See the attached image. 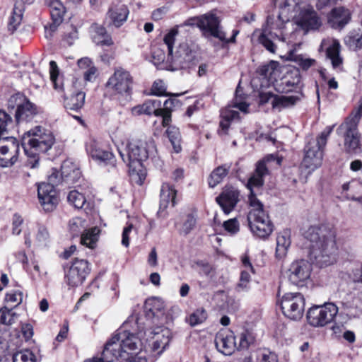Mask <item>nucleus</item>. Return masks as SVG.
Wrapping results in <instances>:
<instances>
[{"label": "nucleus", "instance_id": "nucleus-1", "mask_svg": "<svg viewBox=\"0 0 362 362\" xmlns=\"http://www.w3.org/2000/svg\"><path fill=\"white\" fill-rule=\"evenodd\" d=\"M275 160L274 155H268L256 164V168L247 182L249 189L248 203L251 208L247 214V221L252 233L260 238H266L273 231V224L267 213L264 210V205L257 199L255 189H260L264 183V177L268 175L269 170L266 163Z\"/></svg>", "mask_w": 362, "mask_h": 362}, {"label": "nucleus", "instance_id": "nucleus-2", "mask_svg": "<svg viewBox=\"0 0 362 362\" xmlns=\"http://www.w3.org/2000/svg\"><path fill=\"white\" fill-rule=\"evenodd\" d=\"M335 236V230L328 224L311 226L304 232L305 238L310 242L308 257L312 264L323 267L334 262Z\"/></svg>", "mask_w": 362, "mask_h": 362}, {"label": "nucleus", "instance_id": "nucleus-3", "mask_svg": "<svg viewBox=\"0 0 362 362\" xmlns=\"http://www.w3.org/2000/svg\"><path fill=\"white\" fill-rule=\"evenodd\" d=\"M81 171L73 163L64 161L61 172L53 170L48 177V182H42L38 185L37 196L40 203L45 212L52 211L59 203V197L55 186L62 182L67 184L75 183L81 177Z\"/></svg>", "mask_w": 362, "mask_h": 362}, {"label": "nucleus", "instance_id": "nucleus-4", "mask_svg": "<svg viewBox=\"0 0 362 362\" xmlns=\"http://www.w3.org/2000/svg\"><path fill=\"white\" fill-rule=\"evenodd\" d=\"M125 151L126 153L119 151V155L132 172V176H138L136 182L141 185L146 175L143 162L156 153L155 141L151 138L133 140L127 144Z\"/></svg>", "mask_w": 362, "mask_h": 362}, {"label": "nucleus", "instance_id": "nucleus-5", "mask_svg": "<svg viewBox=\"0 0 362 362\" xmlns=\"http://www.w3.org/2000/svg\"><path fill=\"white\" fill-rule=\"evenodd\" d=\"M177 30L173 29L164 37L168 49L167 61L170 63L173 70L189 69L199 62L195 46L187 42H182L173 52V45Z\"/></svg>", "mask_w": 362, "mask_h": 362}, {"label": "nucleus", "instance_id": "nucleus-6", "mask_svg": "<svg viewBox=\"0 0 362 362\" xmlns=\"http://www.w3.org/2000/svg\"><path fill=\"white\" fill-rule=\"evenodd\" d=\"M54 137L49 131L42 129L37 126L34 129L26 132L22 138V146L25 153L30 157L27 161V165L30 168H36L39 166L37 152H47L53 145Z\"/></svg>", "mask_w": 362, "mask_h": 362}, {"label": "nucleus", "instance_id": "nucleus-7", "mask_svg": "<svg viewBox=\"0 0 362 362\" xmlns=\"http://www.w3.org/2000/svg\"><path fill=\"white\" fill-rule=\"evenodd\" d=\"M301 86V77L299 71L295 70L288 73L279 82L276 83L275 89L281 93L295 92L296 94L274 98L272 101V107L281 109L294 105L303 96Z\"/></svg>", "mask_w": 362, "mask_h": 362}, {"label": "nucleus", "instance_id": "nucleus-8", "mask_svg": "<svg viewBox=\"0 0 362 362\" xmlns=\"http://www.w3.org/2000/svg\"><path fill=\"white\" fill-rule=\"evenodd\" d=\"M333 126H327L316 139H310L304 148V157L300 163V169L310 174L321 166L323 158V148L332 133Z\"/></svg>", "mask_w": 362, "mask_h": 362}, {"label": "nucleus", "instance_id": "nucleus-9", "mask_svg": "<svg viewBox=\"0 0 362 362\" xmlns=\"http://www.w3.org/2000/svg\"><path fill=\"white\" fill-rule=\"evenodd\" d=\"M362 117V97L358 106L353 110L349 116L338 128L339 134L343 133L344 150L347 153H357L361 151L362 140L358 130V123Z\"/></svg>", "mask_w": 362, "mask_h": 362}, {"label": "nucleus", "instance_id": "nucleus-10", "mask_svg": "<svg viewBox=\"0 0 362 362\" xmlns=\"http://www.w3.org/2000/svg\"><path fill=\"white\" fill-rule=\"evenodd\" d=\"M111 344L113 350L110 351L111 354L115 359H125L126 356H131L129 351H134L139 349L141 345L139 339L134 334L127 331H122L115 334L106 344Z\"/></svg>", "mask_w": 362, "mask_h": 362}, {"label": "nucleus", "instance_id": "nucleus-11", "mask_svg": "<svg viewBox=\"0 0 362 362\" xmlns=\"http://www.w3.org/2000/svg\"><path fill=\"white\" fill-rule=\"evenodd\" d=\"M279 302L283 314L287 318L298 321L303 317L305 300L300 293H286Z\"/></svg>", "mask_w": 362, "mask_h": 362}, {"label": "nucleus", "instance_id": "nucleus-12", "mask_svg": "<svg viewBox=\"0 0 362 362\" xmlns=\"http://www.w3.org/2000/svg\"><path fill=\"white\" fill-rule=\"evenodd\" d=\"M338 313V307L333 303L315 305L308 309L306 317L310 325L322 327L330 323Z\"/></svg>", "mask_w": 362, "mask_h": 362}, {"label": "nucleus", "instance_id": "nucleus-13", "mask_svg": "<svg viewBox=\"0 0 362 362\" xmlns=\"http://www.w3.org/2000/svg\"><path fill=\"white\" fill-rule=\"evenodd\" d=\"M57 90L63 93L64 107L68 112H78L84 105L86 94L76 89L74 81L62 82Z\"/></svg>", "mask_w": 362, "mask_h": 362}, {"label": "nucleus", "instance_id": "nucleus-14", "mask_svg": "<svg viewBox=\"0 0 362 362\" xmlns=\"http://www.w3.org/2000/svg\"><path fill=\"white\" fill-rule=\"evenodd\" d=\"M195 21L197 27L206 38L213 37L221 41L226 40V33L221 26V21L214 12L197 16Z\"/></svg>", "mask_w": 362, "mask_h": 362}, {"label": "nucleus", "instance_id": "nucleus-15", "mask_svg": "<svg viewBox=\"0 0 362 362\" xmlns=\"http://www.w3.org/2000/svg\"><path fill=\"white\" fill-rule=\"evenodd\" d=\"M134 80L130 73L123 68H117L114 74L109 78L106 87L112 92L129 95L132 92Z\"/></svg>", "mask_w": 362, "mask_h": 362}, {"label": "nucleus", "instance_id": "nucleus-16", "mask_svg": "<svg viewBox=\"0 0 362 362\" xmlns=\"http://www.w3.org/2000/svg\"><path fill=\"white\" fill-rule=\"evenodd\" d=\"M19 144L13 136L3 137L0 141V166L11 167L18 159Z\"/></svg>", "mask_w": 362, "mask_h": 362}, {"label": "nucleus", "instance_id": "nucleus-17", "mask_svg": "<svg viewBox=\"0 0 362 362\" xmlns=\"http://www.w3.org/2000/svg\"><path fill=\"white\" fill-rule=\"evenodd\" d=\"M88 262L82 259L76 258L66 274V281L71 287L82 284L90 273Z\"/></svg>", "mask_w": 362, "mask_h": 362}, {"label": "nucleus", "instance_id": "nucleus-18", "mask_svg": "<svg viewBox=\"0 0 362 362\" xmlns=\"http://www.w3.org/2000/svg\"><path fill=\"white\" fill-rule=\"evenodd\" d=\"M310 264L306 260L300 259L291 264L288 270V277L291 283L299 286L310 277Z\"/></svg>", "mask_w": 362, "mask_h": 362}, {"label": "nucleus", "instance_id": "nucleus-19", "mask_svg": "<svg viewBox=\"0 0 362 362\" xmlns=\"http://www.w3.org/2000/svg\"><path fill=\"white\" fill-rule=\"evenodd\" d=\"M87 153L100 164L115 166V159L113 153L101 148L100 144L95 139H90L86 144Z\"/></svg>", "mask_w": 362, "mask_h": 362}, {"label": "nucleus", "instance_id": "nucleus-20", "mask_svg": "<svg viewBox=\"0 0 362 362\" xmlns=\"http://www.w3.org/2000/svg\"><path fill=\"white\" fill-rule=\"evenodd\" d=\"M297 24L308 32L311 30H317L321 26L322 21L314 8L307 6L301 9Z\"/></svg>", "mask_w": 362, "mask_h": 362}, {"label": "nucleus", "instance_id": "nucleus-21", "mask_svg": "<svg viewBox=\"0 0 362 362\" xmlns=\"http://www.w3.org/2000/svg\"><path fill=\"white\" fill-rule=\"evenodd\" d=\"M239 191L233 187L226 188L216 198L218 204L226 214H230L239 202Z\"/></svg>", "mask_w": 362, "mask_h": 362}, {"label": "nucleus", "instance_id": "nucleus-22", "mask_svg": "<svg viewBox=\"0 0 362 362\" xmlns=\"http://www.w3.org/2000/svg\"><path fill=\"white\" fill-rule=\"evenodd\" d=\"M215 344L218 351L226 356H230L237 349L236 337L232 332L226 335L218 334L216 337Z\"/></svg>", "mask_w": 362, "mask_h": 362}, {"label": "nucleus", "instance_id": "nucleus-23", "mask_svg": "<svg viewBox=\"0 0 362 362\" xmlns=\"http://www.w3.org/2000/svg\"><path fill=\"white\" fill-rule=\"evenodd\" d=\"M350 19V11L344 7L334 8L328 15V23L335 29L343 28Z\"/></svg>", "mask_w": 362, "mask_h": 362}, {"label": "nucleus", "instance_id": "nucleus-24", "mask_svg": "<svg viewBox=\"0 0 362 362\" xmlns=\"http://www.w3.org/2000/svg\"><path fill=\"white\" fill-rule=\"evenodd\" d=\"M38 113L37 106L29 100L24 98L23 103L18 105L16 112L17 123L31 121Z\"/></svg>", "mask_w": 362, "mask_h": 362}, {"label": "nucleus", "instance_id": "nucleus-25", "mask_svg": "<svg viewBox=\"0 0 362 362\" xmlns=\"http://www.w3.org/2000/svg\"><path fill=\"white\" fill-rule=\"evenodd\" d=\"M285 42V37L281 33H272L269 29H262L258 37V42L268 52L275 54L277 49L276 41Z\"/></svg>", "mask_w": 362, "mask_h": 362}, {"label": "nucleus", "instance_id": "nucleus-26", "mask_svg": "<svg viewBox=\"0 0 362 362\" xmlns=\"http://www.w3.org/2000/svg\"><path fill=\"white\" fill-rule=\"evenodd\" d=\"M145 309L148 317L157 318L161 323L167 321V317L164 315V303L160 298L153 297L148 299Z\"/></svg>", "mask_w": 362, "mask_h": 362}, {"label": "nucleus", "instance_id": "nucleus-27", "mask_svg": "<svg viewBox=\"0 0 362 362\" xmlns=\"http://www.w3.org/2000/svg\"><path fill=\"white\" fill-rule=\"evenodd\" d=\"M50 8V15L52 23L49 25V29L54 32L63 21L65 13V8L62 3L59 0H52L49 2Z\"/></svg>", "mask_w": 362, "mask_h": 362}, {"label": "nucleus", "instance_id": "nucleus-28", "mask_svg": "<svg viewBox=\"0 0 362 362\" xmlns=\"http://www.w3.org/2000/svg\"><path fill=\"white\" fill-rule=\"evenodd\" d=\"M129 13L127 6L120 4L110 8L107 16L111 20V23L119 28L127 21Z\"/></svg>", "mask_w": 362, "mask_h": 362}, {"label": "nucleus", "instance_id": "nucleus-29", "mask_svg": "<svg viewBox=\"0 0 362 362\" xmlns=\"http://www.w3.org/2000/svg\"><path fill=\"white\" fill-rule=\"evenodd\" d=\"M177 191L169 183H163L160 189V211L165 209L169 204L172 206L176 204Z\"/></svg>", "mask_w": 362, "mask_h": 362}, {"label": "nucleus", "instance_id": "nucleus-30", "mask_svg": "<svg viewBox=\"0 0 362 362\" xmlns=\"http://www.w3.org/2000/svg\"><path fill=\"white\" fill-rule=\"evenodd\" d=\"M282 13L268 16L266 25L262 29H269L272 33H281L288 18H284Z\"/></svg>", "mask_w": 362, "mask_h": 362}, {"label": "nucleus", "instance_id": "nucleus-31", "mask_svg": "<svg viewBox=\"0 0 362 362\" xmlns=\"http://www.w3.org/2000/svg\"><path fill=\"white\" fill-rule=\"evenodd\" d=\"M148 332L149 334H153L156 337V340L153 342V349L162 348L165 349L170 341V330L166 328L157 327L155 330H148Z\"/></svg>", "mask_w": 362, "mask_h": 362}, {"label": "nucleus", "instance_id": "nucleus-32", "mask_svg": "<svg viewBox=\"0 0 362 362\" xmlns=\"http://www.w3.org/2000/svg\"><path fill=\"white\" fill-rule=\"evenodd\" d=\"M291 245L290 231L285 230L276 238V255L278 258L284 257Z\"/></svg>", "mask_w": 362, "mask_h": 362}, {"label": "nucleus", "instance_id": "nucleus-33", "mask_svg": "<svg viewBox=\"0 0 362 362\" xmlns=\"http://www.w3.org/2000/svg\"><path fill=\"white\" fill-rule=\"evenodd\" d=\"M100 229L98 227H93L90 229L84 230L81 236V243L89 248H94L98 240Z\"/></svg>", "mask_w": 362, "mask_h": 362}, {"label": "nucleus", "instance_id": "nucleus-34", "mask_svg": "<svg viewBox=\"0 0 362 362\" xmlns=\"http://www.w3.org/2000/svg\"><path fill=\"white\" fill-rule=\"evenodd\" d=\"M230 168V165H223L215 168L210 174L208 182L210 187H215L222 182L223 178L227 175Z\"/></svg>", "mask_w": 362, "mask_h": 362}, {"label": "nucleus", "instance_id": "nucleus-35", "mask_svg": "<svg viewBox=\"0 0 362 362\" xmlns=\"http://www.w3.org/2000/svg\"><path fill=\"white\" fill-rule=\"evenodd\" d=\"M93 28L95 32L93 40L97 45L110 46L113 44L112 37L107 33L104 27L96 24Z\"/></svg>", "mask_w": 362, "mask_h": 362}, {"label": "nucleus", "instance_id": "nucleus-36", "mask_svg": "<svg viewBox=\"0 0 362 362\" xmlns=\"http://www.w3.org/2000/svg\"><path fill=\"white\" fill-rule=\"evenodd\" d=\"M166 134L172 144L174 152L180 153L182 151L180 129L175 126H169L166 129Z\"/></svg>", "mask_w": 362, "mask_h": 362}, {"label": "nucleus", "instance_id": "nucleus-37", "mask_svg": "<svg viewBox=\"0 0 362 362\" xmlns=\"http://www.w3.org/2000/svg\"><path fill=\"white\" fill-rule=\"evenodd\" d=\"M13 128V120L10 115L0 110V141Z\"/></svg>", "mask_w": 362, "mask_h": 362}, {"label": "nucleus", "instance_id": "nucleus-38", "mask_svg": "<svg viewBox=\"0 0 362 362\" xmlns=\"http://www.w3.org/2000/svg\"><path fill=\"white\" fill-rule=\"evenodd\" d=\"M235 337L237 341V350L238 351L248 349L250 346L254 344L255 341L253 334L247 330H245L238 336H235Z\"/></svg>", "mask_w": 362, "mask_h": 362}, {"label": "nucleus", "instance_id": "nucleus-39", "mask_svg": "<svg viewBox=\"0 0 362 362\" xmlns=\"http://www.w3.org/2000/svg\"><path fill=\"white\" fill-rule=\"evenodd\" d=\"M340 45L338 41H334L327 49V56L331 60L334 68L339 66L342 63V59L339 56Z\"/></svg>", "mask_w": 362, "mask_h": 362}, {"label": "nucleus", "instance_id": "nucleus-40", "mask_svg": "<svg viewBox=\"0 0 362 362\" xmlns=\"http://www.w3.org/2000/svg\"><path fill=\"white\" fill-rule=\"evenodd\" d=\"M144 112L145 115L156 116H161L163 110H161V101L160 100H148L143 105Z\"/></svg>", "mask_w": 362, "mask_h": 362}, {"label": "nucleus", "instance_id": "nucleus-41", "mask_svg": "<svg viewBox=\"0 0 362 362\" xmlns=\"http://www.w3.org/2000/svg\"><path fill=\"white\" fill-rule=\"evenodd\" d=\"M177 101L175 99L169 98L167 99L163 103V107H161L162 112V124L163 127H167L171 122V112L173 111V107L175 103Z\"/></svg>", "mask_w": 362, "mask_h": 362}, {"label": "nucleus", "instance_id": "nucleus-42", "mask_svg": "<svg viewBox=\"0 0 362 362\" xmlns=\"http://www.w3.org/2000/svg\"><path fill=\"white\" fill-rule=\"evenodd\" d=\"M68 202L76 209H82L86 204V199L83 194L77 190H71L67 196Z\"/></svg>", "mask_w": 362, "mask_h": 362}, {"label": "nucleus", "instance_id": "nucleus-43", "mask_svg": "<svg viewBox=\"0 0 362 362\" xmlns=\"http://www.w3.org/2000/svg\"><path fill=\"white\" fill-rule=\"evenodd\" d=\"M23 18V10L15 5L12 15L9 19L8 28L11 32L16 30L18 25L21 24Z\"/></svg>", "mask_w": 362, "mask_h": 362}, {"label": "nucleus", "instance_id": "nucleus-44", "mask_svg": "<svg viewBox=\"0 0 362 362\" xmlns=\"http://www.w3.org/2000/svg\"><path fill=\"white\" fill-rule=\"evenodd\" d=\"M17 315L13 310V308H8L3 307L0 308V324L4 325H11L14 323Z\"/></svg>", "mask_w": 362, "mask_h": 362}, {"label": "nucleus", "instance_id": "nucleus-45", "mask_svg": "<svg viewBox=\"0 0 362 362\" xmlns=\"http://www.w3.org/2000/svg\"><path fill=\"white\" fill-rule=\"evenodd\" d=\"M13 362H36L34 354L29 349H23L13 354Z\"/></svg>", "mask_w": 362, "mask_h": 362}, {"label": "nucleus", "instance_id": "nucleus-46", "mask_svg": "<svg viewBox=\"0 0 362 362\" xmlns=\"http://www.w3.org/2000/svg\"><path fill=\"white\" fill-rule=\"evenodd\" d=\"M206 317L207 314L206 310L203 308H200L192 313L187 320L192 327H194L204 322Z\"/></svg>", "mask_w": 362, "mask_h": 362}, {"label": "nucleus", "instance_id": "nucleus-47", "mask_svg": "<svg viewBox=\"0 0 362 362\" xmlns=\"http://www.w3.org/2000/svg\"><path fill=\"white\" fill-rule=\"evenodd\" d=\"M110 344L105 345L104 349L102 353L101 357H93L92 358H88L84 361V362H113L114 356L110 353V351L113 350L110 347Z\"/></svg>", "mask_w": 362, "mask_h": 362}, {"label": "nucleus", "instance_id": "nucleus-48", "mask_svg": "<svg viewBox=\"0 0 362 362\" xmlns=\"http://www.w3.org/2000/svg\"><path fill=\"white\" fill-rule=\"evenodd\" d=\"M195 224L196 218L192 214H187L180 229V233L184 235L189 234L195 226Z\"/></svg>", "mask_w": 362, "mask_h": 362}, {"label": "nucleus", "instance_id": "nucleus-49", "mask_svg": "<svg viewBox=\"0 0 362 362\" xmlns=\"http://www.w3.org/2000/svg\"><path fill=\"white\" fill-rule=\"evenodd\" d=\"M151 94L157 96H168L169 93L166 92L165 83L161 81H156L151 88Z\"/></svg>", "mask_w": 362, "mask_h": 362}, {"label": "nucleus", "instance_id": "nucleus-50", "mask_svg": "<svg viewBox=\"0 0 362 362\" xmlns=\"http://www.w3.org/2000/svg\"><path fill=\"white\" fill-rule=\"evenodd\" d=\"M346 42L351 49H361L362 47V35L358 33L351 34Z\"/></svg>", "mask_w": 362, "mask_h": 362}, {"label": "nucleus", "instance_id": "nucleus-51", "mask_svg": "<svg viewBox=\"0 0 362 362\" xmlns=\"http://www.w3.org/2000/svg\"><path fill=\"white\" fill-rule=\"evenodd\" d=\"M83 221L79 218H72L69 221V230L73 236H78L83 228Z\"/></svg>", "mask_w": 362, "mask_h": 362}, {"label": "nucleus", "instance_id": "nucleus-52", "mask_svg": "<svg viewBox=\"0 0 362 362\" xmlns=\"http://www.w3.org/2000/svg\"><path fill=\"white\" fill-rule=\"evenodd\" d=\"M163 41V43L159 45H154L152 48V57L158 62H163L165 59V53L164 47L167 48V46Z\"/></svg>", "mask_w": 362, "mask_h": 362}, {"label": "nucleus", "instance_id": "nucleus-53", "mask_svg": "<svg viewBox=\"0 0 362 362\" xmlns=\"http://www.w3.org/2000/svg\"><path fill=\"white\" fill-rule=\"evenodd\" d=\"M223 226L227 232L231 234H235L240 230V224L236 218L224 221Z\"/></svg>", "mask_w": 362, "mask_h": 362}, {"label": "nucleus", "instance_id": "nucleus-54", "mask_svg": "<svg viewBox=\"0 0 362 362\" xmlns=\"http://www.w3.org/2000/svg\"><path fill=\"white\" fill-rule=\"evenodd\" d=\"M49 65H50V69H51L50 78H51V80L52 81V82L54 83V89L57 90L58 87L60 86L61 83L63 82V81H61L60 79H59L58 77H57V75L55 74V71L57 70V63L54 61H51L49 62Z\"/></svg>", "mask_w": 362, "mask_h": 362}, {"label": "nucleus", "instance_id": "nucleus-55", "mask_svg": "<svg viewBox=\"0 0 362 362\" xmlns=\"http://www.w3.org/2000/svg\"><path fill=\"white\" fill-rule=\"evenodd\" d=\"M231 107L232 105H229L224 110H221V116L223 119H226L228 120L231 121L238 117L239 112L236 110H232Z\"/></svg>", "mask_w": 362, "mask_h": 362}, {"label": "nucleus", "instance_id": "nucleus-56", "mask_svg": "<svg viewBox=\"0 0 362 362\" xmlns=\"http://www.w3.org/2000/svg\"><path fill=\"white\" fill-rule=\"evenodd\" d=\"M6 300L7 303H16L14 307L21 304L23 300V295L21 292H13L7 293L6 296Z\"/></svg>", "mask_w": 362, "mask_h": 362}, {"label": "nucleus", "instance_id": "nucleus-57", "mask_svg": "<svg viewBox=\"0 0 362 362\" xmlns=\"http://www.w3.org/2000/svg\"><path fill=\"white\" fill-rule=\"evenodd\" d=\"M197 265L199 267V274L203 276H209L213 270L212 266L210 264L203 261L197 262Z\"/></svg>", "mask_w": 362, "mask_h": 362}, {"label": "nucleus", "instance_id": "nucleus-58", "mask_svg": "<svg viewBox=\"0 0 362 362\" xmlns=\"http://www.w3.org/2000/svg\"><path fill=\"white\" fill-rule=\"evenodd\" d=\"M23 223V218L21 216L15 214L13 218V228L12 232L14 235H19L21 232V226Z\"/></svg>", "mask_w": 362, "mask_h": 362}, {"label": "nucleus", "instance_id": "nucleus-59", "mask_svg": "<svg viewBox=\"0 0 362 362\" xmlns=\"http://www.w3.org/2000/svg\"><path fill=\"white\" fill-rule=\"evenodd\" d=\"M296 61L300 68L305 71L308 70L315 63V60L313 59H304L301 57H298Z\"/></svg>", "mask_w": 362, "mask_h": 362}, {"label": "nucleus", "instance_id": "nucleus-60", "mask_svg": "<svg viewBox=\"0 0 362 362\" xmlns=\"http://www.w3.org/2000/svg\"><path fill=\"white\" fill-rule=\"evenodd\" d=\"M133 226L132 224L125 227L122 235V244L127 247L129 245V234L132 232Z\"/></svg>", "mask_w": 362, "mask_h": 362}, {"label": "nucleus", "instance_id": "nucleus-61", "mask_svg": "<svg viewBox=\"0 0 362 362\" xmlns=\"http://www.w3.org/2000/svg\"><path fill=\"white\" fill-rule=\"evenodd\" d=\"M250 279V276L248 272L243 271L240 274V283L238 285L239 288L244 290L247 288V285L249 283Z\"/></svg>", "mask_w": 362, "mask_h": 362}, {"label": "nucleus", "instance_id": "nucleus-62", "mask_svg": "<svg viewBox=\"0 0 362 362\" xmlns=\"http://www.w3.org/2000/svg\"><path fill=\"white\" fill-rule=\"evenodd\" d=\"M36 238L40 243L45 242L49 238V233L47 228L44 226L39 227Z\"/></svg>", "mask_w": 362, "mask_h": 362}, {"label": "nucleus", "instance_id": "nucleus-63", "mask_svg": "<svg viewBox=\"0 0 362 362\" xmlns=\"http://www.w3.org/2000/svg\"><path fill=\"white\" fill-rule=\"evenodd\" d=\"M259 362H278V361L274 353L267 351L262 354Z\"/></svg>", "mask_w": 362, "mask_h": 362}, {"label": "nucleus", "instance_id": "nucleus-64", "mask_svg": "<svg viewBox=\"0 0 362 362\" xmlns=\"http://www.w3.org/2000/svg\"><path fill=\"white\" fill-rule=\"evenodd\" d=\"M97 69L94 66H91L84 72V78L86 81H91L95 78Z\"/></svg>", "mask_w": 362, "mask_h": 362}]
</instances>
